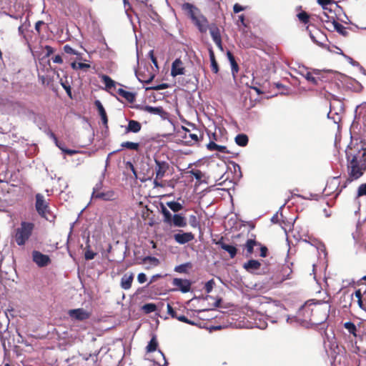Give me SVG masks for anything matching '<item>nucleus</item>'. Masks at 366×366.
Instances as JSON below:
<instances>
[{
    "mask_svg": "<svg viewBox=\"0 0 366 366\" xmlns=\"http://www.w3.org/2000/svg\"><path fill=\"white\" fill-rule=\"evenodd\" d=\"M315 300V299H308L303 305L300 306L297 315L312 324L321 325L329 317L330 302L329 301Z\"/></svg>",
    "mask_w": 366,
    "mask_h": 366,
    "instance_id": "nucleus-1",
    "label": "nucleus"
},
{
    "mask_svg": "<svg viewBox=\"0 0 366 366\" xmlns=\"http://www.w3.org/2000/svg\"><path fill=\"white\" fill-rule=\"evenodd\" d=\"M347 159L348 179L351 182L362 177L366 169V149L363 145L357 144L346 149Z\"/></svg>",
    "mask_w": 366,
    "mask_h": 366,
    "instance_id": "nucleus-2",
    "label": "nucleus"
},
{
    "mask_svg": "<svg viewBox=\"0 0 366 366\" xmlns=\"http://www.w3.org/2000/svg\"><path fill=\"white\" fill-rule=\"evenodd\" d=\"M34 229V224L29 222H21L16 229L14 239L19 246H24L29 239Z\"/></svg>",
    "mask_w": 366,
    "mask_h": 366,
    "instance_id": "nucleus-3",
    "label": "nucleus"
},
{
    "mask_svg": "<svg viewBox=\"0 0 366 366\" xmlns=\"http://www.w3.org/2000/svg\"><path fill=\"white\" fill-rule=\"evenodd\" d=\"M160 208L164 223L177 227H184L187 226V219L182 214L172 215L163 204H160Z\"/></svg>",
    "mask_w": 366,
    "mask_h": 366,
    "instance_id": "nucleus-4",
    "label": "nucleus"
},
{
    "mask_svg": "<svg viewBox=\"0 0 366 366\" xmlns=\"http://www.w3.org/2000/svg\"><path fill=\"white\" fill-rule=\"evenodd\" d=\"M215 300L214 307L218 308L222 313L238 315L239 314H247L249 310L247 306L239 307L233 304L225 302L224 299Z\"/></svg>",
    "mask_w": 366,
    "mask_h": 366,
    "instance_id": "nucleus-5",
    "label": "nucleus"
},
{
    "mask_svg": "<svg viewBox=\"0 0 366 366\" xmlns=\"http://www.w3.org/2000/svg\"><path fill=\"white\" fill-rule=\"evenodd\" d=\"M338 10L335 7H328L327 10H322L319 14L318 18L324 24L325 27L330 24L334 23L337 20Z\"/></svg>",
    "mask_w": 366,
    "mask_h": 366,
    "instance_id": "nucleus-6",
    "label": "nucleus"
},
{
    "mask_svg": "<svg viewBox=\"0 0 366 366\" xmlns=\"http://www.w3.org/2000/svg\"><path fill=\"white\" fill-rule=\"evenodd\" d=\"M35 207L40 216L42 217L49 219L47 214L49 213L48 209V203L45 201L44 197L41 194H36V204Z\"/></svg>",
    "mask_w": 366,
    "mask_h": 366,
    "instance_id": "nucleus-7",
    "label": "nucleus"
},
{
    "mask_svg": "<svg viewBox=\"0 0 366 366\" xmlns=\"http://www.w3.org/2000/svg\"><path fill=\"white\" fill-rule=\"evenodd\" d=\"M72 320L84 321L90 318L92 312L84 308L72 309L67 312Z\"/></svg>",
    "mask_w": 366,
    "mask_h": 366,
    "instance_id": "nucleus-8",
    "label": "nucleus"
},
{
    "mask_svg": "<svg viewBox=\"0 0 366 366\" xmlns=\"http://www.w3.org/2000/svg\"><path fill=\"white\" fill-rule=\"evenodd\" d=\"M358 289H355L353 287L346 289L347 292H350V297H362L366 295V274L363 276L358 282Z\"/></svg>",
    "mask_w": 366,
    "mask_h": 366,
    "instance_id": "nucleus-9",
    "label": "nucleus"
},
{
    "mask_svg": "<svg viewBox=\"0 0 366 366\" xmlns=\"http://www.w3.org/2000/svg\"><path fill=\"white\" fill-rule=\"evenodd\" d=\"M309 31L310 37L311 40L320 46H324V43L327 40L326 35L317 29H314L311 30L309 27L307 28Z\"/></svg>",
    "mask_w": 366,
    "mask_h": 366,
    "instance_id": "nucleus-10",
    "label": "nucleus"
},
{
    "mask_svg": "<svg viewBox=\"0 0 366 366\" xmlns=\"http://www.w3.org/2000/svg\"><path fill=\"white\" fill-rule=\"evenodd\" d=\"M32 259L39 267H46L51 262L49 255L36 250L32 252Z\"/></svg>",
    "mask_w": 366,
    "mask_h": 366,
    "instance_id": "nucleus-11",
    "label": "nucleus"
},
{
    "mask_svg": "<svg viewBox=\"0 0 366 366\" xmlns=\"http://www.w3.org/2000/svg\"><path fill=\"white\" fill-rule=\"evenodd\" d=\"M180 309H177L174 307L171 304H167V312L172 316V318L177 319L178 320L185 322L189 325H194V322L189 320L184 315L179 314Z\"/></svg>",
    "mask_w": 366,
    "mask_h": 366,
    "instance_id": "nucleus-12",
    "label": "nucleus"
},
{
    "mask_svg": "<svg viewBox=\"0 0 366 366\" xmlns=\"http://www.w3.org/2000/svg\"><path fill=\"white\" fill-rule=\"evenodd\" d=\"M172 285L176 287V290L183 293L189 292L191 289V282L185 279L174 278Z\"/></svg>",
    "mask_w": 366,
    "mask_h": 366,
    "instance_id": "nucleus-13",
    "label": "nucleus"
},
{
    "mask_svg": "<svg viewBox=\"0 0 366 366\" xmlns=\"http://www.w3.org/2000/svg\"><path fill=\"white\" fill-rule=\"evenodd\" d=\"M192 22L201 33H206L209 29V22L202 13H200Z\"/></svg>",
    "mask_w": 366,
    "mask_h": 366,
    "instance_id": "nucleus-14",
    "label": "nucleus"
},
{
    "mask_svg": "<svg viewBox=\"0 0 366 366\" xmlns=\"http://www.w3.org/2000/svg\"><path fill=\"white\" fill-rule=\"evenodd\" d=\"M185 68L180 59H176L172 64L171 75L174 77L184 74Z\"/></svg>",
    "mask_w": 366,
    "mask_h": 366,
    "instance_id": "nucleus-15",
    "label": "nucleus"
},
{
    "mask_svg": "<svg viewBox=\"0 0 366 366\" xmlns=\"http://www.w3.org/2000/svg\"><path fill=\"white\" fill-rule=\"evenodd\" d=\"M155 172L157 179H162L164 177L165 173L169 168V165L166 162L159 161L157 159H155Z\"/></svg>",
    "mask_w": 366,
    "mask_h": 366,
    "instance_id": "nucleus-16",
    "label": "nucleus"
},
{
    "mask_svg": "<svg viewBox=\"0 0 366 366\" xmlns=\"http://www.w3.org/2000/svg\"><path fill=\"white\" fill-rule=\"evenodd\" d=\"M194 238V234L192 232H180L174 235V240L180 244H184L193 240Z\"/></svg>",
    "mask_w": 366,
    "mask_h": 366,
    "instance_id": "nucleus-17",
    "label": "nucleus"
},
{
    "mask_svg": "<svg viewBox=\"0 0 366 366\" xmlns=\"http://www.w3.org/2000/svg\"><path fill=\"white\" fill-rule=\"evenodd\" d=\"M136 76L139 81L146 84H149L154 78V75L149 72L148 69L146 71V69H144V71H142L141 68L136 71Z\"/></svg>",
    "mask_w": 366,
    "mask_h": 366,
    "instance_id": "nucleus-18",
    "label": "nucleus"
},
{
    "mask_svg": "<svg viewBox=\"0 0 366 366\" xmlns=\"http://www.w3.org/2000/svg\"><path fill=\"white\" fill-rule=\"evenodd\" d=\"M183 10L187 13V16L193 21L201 13L199 9L195 6L189 3H185L182 6Z\"/></svg>",
    "mask_w": 366,
    "mask_h": 366,
    "instance_id": "nucleus-19",
    "label": "nucleus"
},
{
    "mask_svg": "<svg viewBox=\"0 0 366 366\" xmlns=\"http://www.w3.org/2000/svg\"><path fill=\"white\" fill-rule=\"evenodd\" d=\"M143 111L152 114L159 115L163 119L167 117V112H166L161 107H152L146 105L143 107Z\"/></svg>",
    "mask_w": 366,
    "mask_h": 366,
    "instance_id": "nucleus-20",
    "label": "nucleus"
},
{
    "mask_svg": "<svg viewBox=\"0 0 366 366\" xmlns=\"http://www.w3.org/2000/svg\"><path fill=\"white\" fill-rule=\"evenodd\" d=\"M17 112L19 115L26 117L29 119L35 121L36 114L31 109L26 107L21 104H17Z\"/></svg>",
    "mask_w": 366,
    "mask_h": 366,
    "instance_id": "nucleus-21",
    "label": "nucleus"
},
{
    "mask_svg": "<svg viewBox=\"0 0 366 366\" xmlns=\"http://www.w3.org/2000/svg\"><path fill=\"white\" fill-rule=\"evenodd\" d=\"M326 29L331 31H336L343 36H346L348 34L347 29L342 24L338 23L337 20L334 23L330 24L328 26H326Z\"/></svg>",
    "mask_w": 366,
    "mask_h": 366,
    "instance_id": "nucleus-22",
    "label": "nucleus"
},
{
    "mask_svg": "<svg viewBox=\"0 0 366 366\" xmlns=\"http://www.w3.org/2000/svg\"><path fill=\"white\" fill-rule=\"evenodd\" d=\"M96 194L92 199H99L104 201H112L115 199V193L113 190L100 192Z\"/></svg>",
    "mask_w": 366,
    "mask_h": 366,
    "instance_id": "nucleus-23",
    "label": "nucleus"
},
{
    "mask_svg": "<svg viewBox=\"0 0 366 366\" xmlns=\"http://www.w3.org/2000/svg\"><path fill=\"white\" fill-rule=\"evenodd\" d=\"M340 184L339 177H333L330 181L327 182L325 188L326 195H330L334 189H337Z\"/></svg>",
    "mask_w": 366,
    "mask_h": 366,
    "instance_id": "nucleus-24",
    "label": "nucleus"
},
{
    "mask_svg": "<svg viewBox=\"0 0 366 366\" xmlns=\"http://www.w3.org/2000/svg\"><path fill=\"white\" fill-rule=\"evenodd\" d=\"M216 244L219 245L222 249L227 252L231 258H234L236 256L237 252V248L234 246L225 244L222 241V238L217 242Z\"/></svg>",
    "mask_w": 366,
    "mask_h": 366,
    "instance_id": "nucleus-25",
    "label": "nucleus"
},
{
    "mask_svg": "<svg viewBox=\"0 0 366 366\" xmlns=\"http://www.w3.org/2000/svg\"><path fill=\"white\" fill-rule=\"evenodd\" d=\"M299 74L304 76L308 81L311 82L314 85L318 84V79L313 76L312 73L307 71L305 67L300 68Z\"/></svg>",
    "mask_w": 366,
    "mask_h": 366,
    "instance_id": "nucleus-26",
    "label": "nucleus"
},
{
    "mask_svg": "<svg viewBox=\"0 0 366 366\" xmlns=\"http://www.w3.org/2000/svg\"><path fill=\"white\" fill-rule=\"evenodd\" d=\"M207 148L209 151H217L220 153L228 154L229 151L227 150L225 146L218 145L213 141H210L207 144Z\"/></svg>",
    "mask_w": 366,
    "mask_h": 366,
    "instance_id": "nucleus-27",
    "label": "nucleus"
},
{
    "mask_svg": "<svg viewBox=\"0 0 366 366\" xmlns=\"http://www.w3.org/2000/svg\"><path fill=\"white\" fill-rule=\"evenodd\" d=\"M260 266V262L255 259H250L244 264V268L250 272L259 269Z\"/></svg>",
    "mask_w": 366,
    "mask_h": 366,
    "instance_id": "nucleus-28",
    "label": "nucleus"
},
{
    "mask_svg": "<svg viewBox=\"0 0 366 366\" xmlns=\"http://www.w3.org/2000/svg\"><path fill=\"white\" fill-rule=\"evenodd\" d=\"M257 245H260L258 244L254 239H248L246 242V244H244V248L247 250V252L245 254V257H249L251 256V254L253 252L254 247Z\"/></svg>",
    "mask_w": 366,
    "mask_h": 366,
    "instance_id": "nucleus-29",
    "label": "nucleus"
},
{
    "mask_svg": "<svg viewBox=\"0 0 366 366\" xmlns=\"http://www.w3.org/2000/svg\"><path fill=\"white\" fill-rule=\"evenodd\" d=\"M141 129V124L139 122L135 120H130L128 123V126L127 127V132H134L137 133L139 132Z\"/></svg>",
    "mask_w": 366,
    "mask_h": 366,
    "instance_id": "nucleus-30",
    "label": "nucleus"
},
{
    "mask_svg": "<svg viewBox=\"0 0 366 366\" xmlns=\"http://www.w3.org/2000/svg\"><path fill=\"white\" fill-rule=\"evenodd\" d=\"M95 105L97 107L99 114L101 117L103 124L106 125L107 124L108 120H107V114H106V112H105V109H104L103 105L102 104V103L100 102L99 100L95 101Z\"/></svg>",
    "mask_w": 366,
    "mask_h": 366,
    "instance_id": "nucleus-31",
    "label": "nucleus"
},
{
    "mask_svg": "<svg viewBox=\"0 0 366 366\" xmlns=\"http://www.w3.org/2000/svg\"><path fill=\"white\" fill-rule=\"evenodd\" d=\"M227 56L228 60L229 61L230 64H231L232 73L233 76H234L235 74L237 73L239 71L238 64L236 62L233 54L229 51H228L227 52Z\"/></svg>",
    "mask_w": 366,
    "mask_h": 366,
    "instance_id": "nucleus-32",
    "label": "nucleus"
},
{
    "mask_svg": "<svg viewBox=\"0 0 366 366\" xmlns=\"http://www.w3.org/2000/svg\"><path fill=\"white\" fill-rule=\"evenodd\" d=\"M317 3L322 6V10H327L328 7H335L341 10V8L332 0H317Z\"/></svg>",
    "mask_w": 366,
    "mask_h": 366,
    "instance_id": "nucleus-33",
    "label": "nucleus"
},
{
    "mask_svg": "<svg viewBox=\"0 0 366 366\" xmlns=\"http://www.w3.org/2000/svg\"><path fill=\"white\" fill-rule=\"evenodd\" d=\"M133 280L132 274L130 275H124L121 280L122 287L124 290H128L131 287L132 283Z\"/></svg>",
    "mask_w": 366,
    "mask_h": 366,
    "instance_id": "nucleus-34",
    "label": "nucleus"
},
{
    "mask_svg": "<svg viewBox=\"0 0 366 366\" xmlns=\"http://www.w3.org/2000/svg\"><path fill=\"white\" fill-rule=\"evenodd\" d=\"M158 347V342L157 340V336L155 335H152V339L149 342L147 346L146 347V350L147 352H153L156 351Z\"/></svg>",
    "mask_w": 366,
    "mask_h": 366,
    "instance_id": "nucleus-35",
    "label": "nucleus"
},
{
    "mask_svg": "<svg viewBox=\"0 0 366 366\" xmlns=\"http://www.w3.org/2000/svg\"><path fill=\"white\" fill-rule=\"evenodd\" d=\"M117 93L129 102H132L134 100V94L132 92L124 90L123 89H119Z\"/></svg>",
    "mask_w": 366,
    "mask_h": 366,
    "instance_id": "nucleus-36",
    "label": "nucleus"
},
{
    "mask_svg": "<svg viewBox=\"0 0 366 366\" xmlns=\"http://www.w3.org/2000/svg\"><path fill=\"white\" fill-rule=\"evenodd\" d=\"M248 137L244 134H239L235 137V142L237 145L245 147L248 144Z\"/></svg>",
    "mask_w": 366,
    "mask_h": 366,
    "instance_id": "nucleus-37",
    "label": "nucleus"
},
{
    "mask_svg": "<svg viewBox=\"0 0 366 366\" xmlns=\"http://www.w3.org/2000/svg\"><path fill=\"white\" fill-rule=\"evenodd\" d=\"M167 205L174 212H178L183 208L182 204L175 201L167 202Z\"/></svg>",
    "mask_w": 366,
    "mask_h": 366,
    "instance_id": "nucleus-38",
    "label": "nucleus"
},
{
    "mask_svg": "<svg viewBox=\"0 0 366 366\" xmlns=\"http://www.w3.org/2000/svg\"><path fill=\"white\" fill-rule=\"evenodd\" d=\"M102 79L105 86L108 89H112L115 87V81H113L109 76L102 75Z\"/></svg>",
    "mask_w": 366,
    "mask_h": 366,
    "instance_id": "nucleus-39",
    "label": "nucleus"
},
{
    "mask_svg": "<svg viewBox=\"0 0 366 366\" xmlns=\"http://www.w3.org/2000/svg\"><path fill=\"white\" fill-rule=\"evenodd\" d=\"M209 32L214 42L221 39L220 33L219 29L217 26H211L209 28Z\"/></svg>",
    "mask_w": 366,
    "mask_h": 366,
    "instance_id": "nucleus-40",
    "label": "nucleus"
},
{
    "mask_svg": "<svg viewBox=\"0 0 366 366\" xmlns=\"http://www.w3.org/2000/svg\"><path fill=\"white\" fill-rule=\"evenodd\" d=\"M121 147L137 151L139 148V144L132 142H124L121 144Z\"/></svg>",
    "mask_w": 366,
    "mask_h": 366,
    "instance_id": "nucleus-41",
    "label": "nucleus"
},
{
    "mask_svg": "<svg viewBox=\"0 0 366 366\" xmlns=\"http://www.w3.org/2000/svg\"><path fill=\"white\" fill-rule=\"evenodd\" d=\"M327 117L332 119L335 124H337L341 119L340 115L337 112H333L332 106H330V110L327 114Z\"/></svg>",
    "mask_w": 366,
    "mask_h": 366,
    "instance_id": "nucleus-42",
    "label": "nucleus"
},
{
    "mask_svg": "<svg viewBox=\"0 0 366 366\" xmlns=\"http://www.w3.org/2000/svg\"><path fill=\"white\" fill-rule=\"evenodd\" d=\"M191 267L190 263H185L177 265L174 267V271L179 273H187V269Z\"/></svg>",
    "mask_w": 366,
    "mask_h": 366,
    "instance_id": "nucleus-43",
    "label": "nucleus"
},
{
    "mask_svg": "<svg viewBox=\"0 0 366 366\" xmlns=\"http://www.w3.org/2000/svg\"><path fill=\"white\" fill-rule=\"evenodd\" d=\"M344 327L345 329L347 330V331L350 334H352L354 336H356L357 328H356L355 325L353 322H347L344 324Z\"/></svg>",
    "mask_w": 366,
    "mask_h": 366,
    "instance_id": "nucleus-44",
    "label": "nucleus"
},
{
    "mask_svg": "<svg viewBox=\"0 0 366 366\" xmlns=\"http://www.w3.org/2000/svg\"><path fill=\"white\" fill-rule=\"evenodd\" d=\"M103 179L104 174H102V179L94 187L92 197H93L94 194H97L96 193H99L101 192V189L103 187Z\"/></svg>",
    "mask_w": 366,
    "mask_h": 366,
    "instance_id": "nucleus-45",
    "label": "nucleus"
},
{
    "mask_svg": "<svg viewBox=\"0 0 366 366\" xmlns=\"http://www.w3.org/2000/svg\"><path fill=\"white\" fill-rule=\"evenodd\" d=\"M72 69H86L90 67V65L85 63L81 62H72L71 64Z\"/></svg>",
    "mask_w": 366,
    "mask_h": 366,
    "instance_id": "nucleus-46",
    "label": "nucleus"
},
{
    "mask_svg": "<svg viewBox=\"0 0 366 366\" xmlns=\"http://www.w3.org/2000/svg\"><path fill=\"white\" fill-rule=\"evenodd\" d=\"M142 310L143 311L146 313V314H149V313H151L152 312H154L156 310H157V306L155 304H153V303H148V304H145L143 307H142Z\"/></svg>",
    "mask_w": 366,
    "mask_h": 366,
    "instance_id": "nucleus-47",
    "label": "nucleus"
},
{
    "mask_svg": "<svg viewBox=\"0 0 366 366\" xmlns=\"http://www.w3.org/2000/svg\"><path fill=\"white\" fill-rule=\"evenodd\" d=\"M102 42H103V47L102 48V55H104V56H107L109 57L113 52L110 49V48L108 46L104 39L102 40Z\"/></svg>",
    "mask_w": 366,
    "mask_h": 366,
    "instance_id": "nucleus-48",
    "label": "nucleus"
},
{
    "mask_svg": "<svg viewBox=\"0 0 366 366\" xmlns=\"http://www.w3.org/2000/svg\"><path fill=\"white\" fill-rule=\"evenodd\" d=\"M366 196V183L360 184L357 191V198Z\"/></svg>",
    "mask_w": 366,
    "mask_h": 366,
    "instance_id": "nucleus-49",
    "label": "nucleus"
},
{
    "mask_svg": "<svg viewBox=\"0 0 366 366\" xmlns=\"http://www.w3.org/2000/svg\"><path fill=\"white\" fill-rule=\"evenodd\" d=\"M214 285L215 282L214 280H210L207 281L204 285V290L207 292V293L211 292Z\"/></svg>",
    "mask_w": 366,
    "mask_h": 366,
    "instance_id": "nucleus-50",
    "label": "nucleus"
},
{
    "mask_svg": "<svg viewBox=\"0 0 366 366\" xmlns=\"http://www.w3.org/2000/svg\"><path fill=\"white\" fill-rule=\"evenodd\" d=\"M297 16L300 21L305 24H307L309 21V15L305 11L299 13Z\"/></svg>",
    "mask_w": 366,
    "mask_h": 366,
    "instance_id": "nucleus-51",
    "label": "nucleus"
},
{
    "mask_svg": "<svg viewBox=\"0 0 366 366\" xmlns=\"http://www.w3.org/2000/svg\"><path fill=\"white\" fill-rule=\"evenodd\" d=\"M190 173L198 181H200L204 176V174L200 170L198 169L192 170Z\"/></svg>",
    "mask_w": 366,
    "mask_h": 366,
    "instance_id": "nucleus-52",
    "label": "nucleus"
},
{
    "mask_svg": "<svg viewBox=\"0 0 366 366\" xmlns=\"http://www.w3.org/2000/svg\"><path fill=\"white\" fill-rule=\"evenodd\" d=\"M189 224H190L191 227H192L194 228H196L199 226V222L195 215L189 216Z\"/></svg>",
    "mask_w": 366,
    "mask_h": 366,
    "instance_id": "nucleus-53",
    "label": "nucleus"
},
{
    "mask_svg": "<svg viewBox=\"0 0 366 366\" xmlns=\"http://www.w3.org/2000/svg\"><path fill=\"white\" fill-rule=\"evenodd\" d=\"M96 254H97L95 252H94L93 251H92L90 249H87L85 252L84 257L86 260H91L95 257Z\"/></svg>",
    "mask_w": 366,
    "mask_h": 366,
    "instance_id": "nucleus-54",
    "label": "nucleus"
},
{
    "mask_svg": "<svg viewBox=\"0 0 366 366\" xmlns=\"http://www.w3.org/2000/svg\"><path fill=\"white\" fill-rule=\"evenodd\" d=\"M147 278L144 273H139L137 276V280L140 284L146 282Z\"/></svg>",
    "mask_w": 366,
    "mask_h": 366,
    "instance_id": "nucleus-55",
    "label": "nucleus"
},
{
    "mask_svg": "<svg viewBox=\"0 0 366 366\" xmlns=\"http://www.w3.org/2000/svg\"><path fill=\"white\" fill-rule=\"evenodd\" d=\"M211 68L214 73L217 74L219 71L218 64L216 60L210 61Z\"/></svg>",
    "mask_w": 366,
    "mask_h": 366,
    "instance_id": "nucleus-56",
    "label": "nucleus"
},
{
    "mask_svg": "<svg viewBox=\"0 0 366 366\" xmlns=\"http://www.w3.org/2000/svg\"><path fill=\"white\" fill-rule=\"evenodd\" d=\"M244 10V7H243L242 6L239 5V4H235L233 6V11L234 13H239L242 11Z\"/></svg>",
    "mask_w": 366,
    "mask_h": 366,
    "instance_id": "nucleus-57",
    "label": "nucleus"
},
{
    "mask_svg": "<svg viewBox=\"0 0 366 366\" xmlns=\"http://www.w3.org/2000/svg\"><path fill=\"white\" fill-rule=\"evenodd\" d=\"M149 56L152 63L154 64V65L156 67H158V66H157V59L155 58V56H154V51L153 50L149 51Z\"/></svg>",
    "mask_w": 366,
    "mask_h": 366,
    "instance_id": "nucleus-58",
    "label": "nucleus"
},
{
    "mask_svg": "<svg viewBox=\"0 0 366 366\" xmlns=\"http://www.w3.org/2000/svg\"><path fill=\"white\" fill-rule=\"evenodd\" d=\"M61 86H63V88L66 90L67 94L69 96L71 97V86L69 84L67 83H64V82H61Z\"/></svg>",
    "mask_w": 366,
    "mask_h": 366,
    "instance_id": "nucleus-59",
    "label": "nucleus"
},
{
    "mask_svg": "<svg viewBox=\"0 0 366 366\" xmlns=\"http://www.w3.org/2000/svg\"><path fill=\"white\" fill-rule=\"evenodd\" d=\"M64 50L67 54H75L74 49H72L69 45H65L64 47Z\"/></svg>",
    "mask_w": 366,
    "mask_h": 366,
    "instance_id": "nucleus-60",
    "label": "nucleus"
},
{
    "mask_svg": "<svg viewBox=\"0 0 366 366\" xmlns=\"http://www.w3.org/2000/svg\"><path fill=\"white\" fill-rule=\"evenodd\" d=\"M44 49L46 52V56H50L54 51V49L51 46H48V45L45 46Z\"/></svg>",
    "mask_w": 366,
    "mask_h": 366,
    "instance_id": "nucleus-61",
    "label": "nucleus"
},
{
    "mask_svg": "<svg viewBox=\"0 0 366 366\" xmlns=\"http://www.w3.org/2000/svg\"><path fill=\"white\" fill-rule=\"evenodd\" d=\"M345 57L349 61V63L351 64L352 66H360V64L357 61L353 60L351 57H350L348 56H345Z\"/></svg>",
    "mask_w": 366,
    "mask_h": 366,
    "instance_id": "nucleus-62",
    "label": "nucleus"
},
{
    "mask_svg": "<svg viewBox=\"0 0 366 366\" xmlns=\"http://www.w3.org/2000/svg\"><path fill=\"white\" fill-rule=\"evenodd\" d=\"M167 88H168L167 84H159V85H157V86L152 87V89L154 90H161V89H164Z\"/></svg>",
    "mask_w": 366,
    "mask_h": 366,
    "instance_id": "nucleus-63",
    "label": "nucleus"
},
{
    "mask_svg": "<svg viewBox=\"0 0 366 366\" xmlns=\"http://www.w3.org/2000/svg\"><path fill=\"white\" fill-rule=\"evenodd\" d=\"M53 62L56 64H61L63 62L62 58L60 55H56L52 58Z\"/></svg>",
    "mask_w": 366,
    "mask_h": 366,
    "instance_id": "nucleus-64",
    "label": "nucleus"
}]
</instances>
